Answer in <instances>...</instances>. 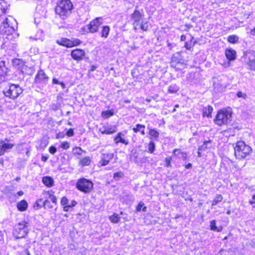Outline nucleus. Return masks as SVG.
I'll list each match as a JSON object with an SVG mask.
<instances>
[{"label": "nucleus", "mask_w": 255, "mask_h": 255, "mask_svg": "<svg viewBox=\"0 0 255 255\" xmlns=\"http://www.w3.org/2000/svg\"><path fill=\"white\" fill-rule=\"evenodd\" d=\"M214 91L215 92L219 93L223 92L226 89V85L221 83V81L218 80L214 82Z\"/></svg>", "instance_id": "19"}, {"label": "nucleus", "mask_w": 255, "mask_h": 255, "mask_svg": "<svg viewBox=\"0 0 255 255\" xmlns=\"http://www.w3.org/2000/svg\"><path fill=\"white\" fill-rule=\"evenodd\" d=\"M213 110V109L211 106H208L207 107H204L203 109V116L211 118L212 117L211 114Z\"/></svg>", "instance_id": "27"}, {"label": "nucleus", "mask_w": 255, "mask_h": 255, "mask_svg": "<svg viewBox=\"0 0 255 255\" xmlns=\"http://www.w3.org/2000/svg\"><path fill=\"white\" fill-rule=\"evenodd\" d=\"M248 65L250 67V69L255 71V59L250 60L248 63Z\"/></svg>", "instance_id": "44"}, {"label": "nucleus", "mask_w": 255, "mask_h": 255, "mask_svg": "<svg viewBox=\"0 0 255 255\" xmlns=\"http://www.w3.org/2000/svg\"><path fill=\"white\" fill-rule=\"evenodd\" d=\"M114 157V154L112 153H104L101 155V160L100 163L102 166H106L109 163L110 161Z\"/></svg>", "instance_id": "15"}, {"label": "nucleus", "mask_w": 255, "mask_h": 255, "mask_svg": "<svg viewBox=\"0 0 255 255\" xmlns=\"http://www.w3.org/2000/svg\"><path fill=\"white\" fill-rule=\"evenodd\" d=\"M232 112L230 108L220 110L217 114L214 122L219 126L228 124L231 121Z\"/></svg>", "instance_id": "3"}, {"label": "nucleus", "mask_w": 255, "mask_h": 255, "mask_svg": "<svg viewBox=\"0 0 255 255\" xmlns=\"http://www.w3.org/2000/svg\"><path fill=\"white\" fill-rule=\"evenodd\" d=\"M77 159L79 160V165L82 167L89 165L91 161V160L89 156H85L83 158L77 157Z\"/></svg>", "instance_id": "23"}, {"label": "nucleus", "mask_w": 255, "mask_h": 255, "mask_svg": "<svg viewBox=\"0 0 255 255\" xmlns=\"http://www.w3.org/2000/svg\"><path fill=\"white\" fill-rule=\"evenodd\" d=\"M235 155L237 158L243 159L250 154L252 151V148L246 144L243 141H238L234 147Z\"/></svg>", "instance_id": "2"}, {"label": "nucleus", "mask_w": 255, "mask_h": 255, "mask_svg": "<svg viewBox=\"0 0 255 255\" xmlns=\"http://www.w3.org/2000/svg\"><path fill=\"white\" fill-rule=\"evenodd\" d=\"M140 28L143 31L148 30V22L147 21L144 22V21H142L141 22Z\"/></svg>", "instance_id": "45"}, {"label": "nucleus", "mask_w": 255, "mask_h": 255, "mask_svg": "<svg viewBox=\"0 0 255 255\" xmlns=\"http://www.w3.org/2000/svg\"><path fill=\"white\" fill-rule=\"evenodd\" d=\"M24 64V62L22 59L15 58L12 60V64L14 66L21 67Z\"/></svg>", "instance_id": "38"}, {"label": "nucleus", "mask_w": 255, "mask_h": 255, "mask_svg": "<svg viewBox=\"0 0 255 255\" xmlns=\"http://www.w3.org/2000/svg\"><path fill=\"white\" fill-rule=\"evenodd\" d=\"M125 134H123L122 132H119L117 133V135L114 137V140L116 144L118 143H122L125 144V145L128 144V140H125L124 138Z\"/></svg>", "instance_id": "21"}, {"label": "nucleus", "mask_w": 255, "mask_h": 255, "mask_svg": "<svg viewBox=\"0 0 255 255\" xmlns=\"http://www.w3.org/2000/svg\"><path fill=\"white\" fill-rule=\"evenodd\" d=\"M77 205V202L75 200H73L70 204H69L70 208L75 207Z\"/></svg>", "instance_id": "59"}, {"label": "nucleus", "mask_w": 255, "mask_h": 255, "mask_svg": "<svg viewBox=\"0 0 255 255\" xmlns=\"http://www.w3.org/2000/svg\"><path fill=\"white\" fill-rule=\"evenodd\" d=\"M124 176V173L123 172H118L114 174L113 178L116 181H118L120 178Z\"/></svg>", "instance_id": "42"}, {"label": "nucleus", "mask_w": 255, "mask_h": 255, "mask_svg": "<svg viewBox=\"0 0 255 255\" xmlns=\"http://www.w3.org/2000/svg\"><path fill=\"white\" fill-rule=\"evenodd\" d=\"M192 167V164L190 163H188L187 164L185 165V168L186 169H190Z\"/></svg>", "instance_id": "64"}, {"label": "nucleus", "mask_w": 255, "mask_h": 255, "mask_svg": "<svg viewBox=\"0 0 255 255\" xmlns=\"http://www.w3.org/2000/svg\"><path fill=\"white\" fill-rule=\"evenodd\" d=\"M181 153L182 154V158L183 160H184V161L186 160L187 158V153L185 152H181Z\"/></svg>", "instance_id": "56"}, {"label": "nucleus", "mask_w": 255, "mask_h": 255, "mask_svg": "<svg viewBox=\"0 0 255 255\" xmlns=\"http://www.w3.org/2000/svg\"><path fill=\"white\" fill-rule=\"evenodd\" d=\"M97 68V66H96L95 65H92L91 68L90 70H89V72L94 71Z\"/></svg>", "instance_id": "63"}, {"label": "nucleus", "mask_w": 255, "mask_h": 255, "mask_svg": "<svg viewBox=\"0 0 255 255\" xmlns=\"http://www.w3.org/2000/svg\"><path fill=\"white\" fill-rule=\"evenodd\" d=\"M22 255H31L28 249H25L21 253Z\"/></svg>", "instance_id": "57"}, {"label": "nucleus", "mask_w": 255, "mask_h": 255, "mask_svg": "<svg viewBox=\"0 0 255 255\" xmlns=\"http://www.w3.org/2000/svg\"><path fill=\"white\" fill-rule=\"evenodd\" d=\"M43 200L42 199H38L34 204V207H37L38 208H41L43 207Z\"/></svg>", "instance_id": "46"}, {"label": "nucleus", "mask_w": 255, "mask_h": 255, "mask_svg": "<svg viewBox=\"0 0 255 255\" xmlns=\"http://www.w3.org/2000/svg\"><path fill=\"white\" fill-rule=\"evenodd\" d=\"M72 152L73 155L75 156L76 155H82V153H86V151L85 150H83L80 147H75L72 149Z\"/></svg>", "instance_id": "32"}, {"label": "nucleus", "mask_w": 255, "mask_h": 255, "mask_svg": "<svg viewBox=\"0 0 255 255\" xmlns=\"http://www.w3.org/2000/svg\"><path fill=\"white\" fill-rule=\"evenodd\" d=\"M0 156L3 155L5 151L14 146L13 144L6 143L3 140L0 141Z\"/></svg>", "instance_id": "16"}, {"label": "nucleus", "mask_w": 255, "mask_h": 255, "mask_svg": "<svg viewBox=\"0 0 255 255\" xmlns=\"http://www.w3.org/2000/svg\"><path fill=\"white\" fill-rule=\"evenodd\" d=\"M59 83V81L55 78H53L52 79L53 84H58Z\"/></svg>", "instance_id": "62"}, {"label": "nucleus", "mask_w": 255, "mask_h": 255, "mask_svg": "<svg viewBox=\"0 0 255 255\" xmlns=\"http://www.w3.org/2000/svg\"><path fill=\"white\" fill-rule=\"evenodd\" d=\"M49 158L48 156L43 155H42L41 156V160L43 162H46Z\"/></svg>", "instance_id": "60"}, {"label": "nucleus", "mask_w": 255, "mask_h": 255, "mask_svg": "<svg viewBox=\"0 0 255 255\" xmlns=\"http://www.w3.org/2000/svg\"><path fill=\"white\" fill-rule=\"evenodd\" d=\"M139 153L136 150L133 149L131 151L130 158L135 163H139L142 161V159L138 157Z\"/></svg>", "instance_id": "22"}, {"label": "nucleus", "mask_w": 255, "mask_h": 255, "mask_svg": "<svg viewBox=\"0 0 255 255\" xmlns=\"http://www.w3.org/2000/svg\"><path fill=\"white\" fill-rule=\"evenodd\" d=\"M117 127L115 126H111L110 127H103L99 129L100 131L102 134H110L114 133L117 131Z\"/></svg>", "instance_id": "20"}, {"label": "nucleus", "mask_w": 255, "mask_h": 255, "mask_svg": "<svg viewBox=\"0 0 255 255\" xmlns=\"http://www.w3.org/2000/svg\"><path fill=\"white\" fill-rule=\"evenodd\" d=\"M42 181L45 186L48 187H51L54 185L53 179L50 176H44L42 178Z\"/></svg>", "instance_id": "24"}, {"label": "nucleus", "mask_w": 255, "mask_h": 255, "mask_svg": "<svg viewBox=\"0 0 255 255\" xmlns=\"http://www.w3.org/2000/svg\"><path fill=\"white\" fill-rule=\"evenodd\" d=\"M56 43L59 45L65 46L67 48H71L73 47L71 40L66 38H61L60 39H57Z\"/></svg>", "instance_id": "17"}, {"label": "nucleus", "mask_w": 255, "mask_h": 255, "mask_svg": "<svg viewBox=\"0 0 255 255\" xmlns=\"http://www.w3.org/2000/svg\"><path fill=\"white\" fill-rule=\"evenodd\" d=\"M239 37L236 35H231L228 37V41L231 43H236L239 41Z\"/></svg>", "instance_id": "35"}, {"label": "nucleus", "mask_w": 255, "mask_h": 255, "mask_svg": "<svg viewBox=\"0 0 255 255\" xmlns=\"http://www.w3.org/2000/svg\"><path fill=\"white\" fill-rule=\"evenodd\" d=\"M68 200L66 197H63L61 200V204L63 206L67 205L68 204Z\"/></svg>", "instance_id": "49"}, {"label": "nucleus", "mask_w": 255, "mask_h": 255, "mask_svg": "<svg viewBox=\"0 0 255 255\" xmlns=\"http://www.w3.org/2000/svg\"><path fill=\"white\" fill-rule=\"evenodd\" d=\"M180 88L176 84L170 85L168 87V92L170 93H175L179 90Z\"/></svg>", "instance_id": "33"}, {"label": "nucleus", "mask_w": 255, "mask_h": 255, "mask_svg": "<svg viewBox=\"0 0 255 255\" xmlns=\"http://www.w3.org/2000/svg\"><path fill=\"white\" fill-rule=\"evenodd\" d=\"M134 195L127 192H123L121 196V201L127 205L131 204L134 201Z\"/></svg>", "instance_id": "14"}, {"label": "nucleus", "mask_w": 255, "mask_h": 255, "mask_svg": "<svg viewBox=\"0 0 255 255\" xmlns=\"http://www.w3.org/2000/svg\"><path fill=\"white\" fill-rule=\"evenodd\" d=\"M184 63V59L181 55V52H176L173 54L171 57L170 66L172 67H176L177 64H183Z\"/></svg>", "instance_id": "13"}, {"label": "nucleus", "mask_w": 255, "mask_h": 255, "mask_svg": "<svg viewBox=\"0 0 255 255\" xmlns=\"http://www.w3.org/2000/svg\"><path fill=\"white\" fill-rule=\"evenodd\" d=\"M66 135L69 137L73 136L74 135V131L73 129H72V128L69 129L66 132Z\"/></svg>", "instance_id": "50"}, {"label": "nucleus", "mask_w": 255, "mask_h": 255, "mask_svg": "<svg viewBox=\"0 0 255 255\" xmlns=\"http://www.w3.org/2000/svg\"><path fill=\"white\" fill-rule=\"evenodd\" d=\"M9 5L4 0H0V16L5 13Z\"/></svg>", "instance_id": "28"}, {"label": "nucleus", "mask_w": 255, "mask_h": 255, "mask_svg": "<svg viewBox=\"0 0 255 255\" xmlns=\"http://www.w3.org/2000/svg\"><path fill=\"white\" fill-rule=\"evenodd\" d=\"M223 198V196L221 195H217L212 201V206H215L219 202H221L222 201Z\"/></svg>", "instance_id": "39"}, {"label": "nucleus", "mask_w": 255, "mask_h": 255, "mask_svg": "<svg viewBox=\"0 0 255 255\" xmlns=\"http://www.w3.org/2000/svg\"><path fill=\"white\" fill-rule=\"evenodd\" d=\"M28 207V204L27 202L24 200H22L17 203V208L18 210V211L23 212L27 210Z\"/></svg>", "instance_id": "26"}, {"label": "nucleus", "mask_w": 255, "mask_h": 255, "mask_svg": "<svg viewBox=\"0 0 255 255\" xmlns=\"http://www.w3.org/2000/svg\"><path fill=\"white\" fill-rule=\"evenodd\" d=\"M49 151L52 154H54L57 151V148L54 146H51L49 148Z\"/></svg>", "instance_id": "51"}, {"label": "nucleus", "mask_w": 255, "mask_h": 255, "mask_svg": "<svg viewBox=\"0 0 255 255\" xmlns=\"http://www.w3.org/2000/svg\"><path fill=\"white\" fill-rule=\"evenodd\" d=\"M211 142V140L204 141L203 145L199 147L198 148H199V150H201V151H204L208 148H210V147L208 146V144L210 143Z\"/></svg>", "instance_id": "37"}, {"label": "nucleus", "mask_w": 255, "mask_h": 255, "mask_svg": "<svg viewBox=\"0 0 255 255\" xmlns=\"http://www.w3.org/2000/svg\"><path fill=\"white\" fill-rule=\"evenodd\" d=\"M148 134L150 135V139L154 138L155 140H158L159 136V133L155 128L150 130Z\"/></svg>", "instance_id": "31"}, {"label": "nucleus", "mask_w": 255, "mask_h": 255, "mask_svg": "<svg viewBox=\"0 0 255 255\" xmlns=\"http://www.w3.org/2000/svg\"><path fill=\"white\" fill-rule=\"evenodd\" d=\"M71 41L73 47L78 46L81 43V41L78 39L71 40Z\"/></svg>", "instance_id": "48"}, {"label": "nucleus", "mask_w": 255, "mask_h": 255, "mask_svg": "<svg viewBox=\"0 0 255 255\" xmlns=\"http://www.w3.org/2000/svg\"><path fill=\"white\" fill-rule=\"evenodd\" d=\"M10 69L8 67L4 61H0V83L5 81L7 80V76L9 74Z\"/></svg>", "instance_id": "10"}, {"label": "nucleus", "mask_w": 255, "mask_h": 255, "mask_svg": "<svg viewBox=\"0 0 255 255\" xmlns=\"http://www.w3.org/2000/svg\"><path fill=\"white\" fill-rule=\"evenodd\" d=\"M110 28L109 26L105 25L102 27V29L100 32L101 36L102 37L107 38L109 34Z\"/></svg>", "instance_id": "30"}, {"label": "nucleus", "mask_w": 255, "mask_h": 255, "mask_svg": "<svg viewBox=\"0 0 255 255\" xmlns=\"http://www.w3.org/2000/svg\"><path fill=\"white\" fill-rule=\"evenodd\" d=\"M70 207L69 205H65L63 207V210L65 212H68Z\"/></svg>", "instance_id": "61"}, {"label": "nucleus", "mask_w": 255, "mask_h": 255, "mask_svg": "<svg viewBox=\"0 0 255 255\" xmlns=\"http://www.w3.org/2000/svg\"><path fill=\"white\" fill-rule=\"evenodd\" d=\"M167 46L170 49H171L174 46H175L174 43H170V42H169L168 41H167Z\"/></svg>", "instance_id": "58"}, {"label": "nucleus", "mask_w": 255, "mask_h": 255, "mask_svg": "<svg viewBox=\"0 0 255 255\" xmlns=\"http://www.w3.org/2000/svg\"><path fill=\"white\" fill-rule=\"evenodd\" d=\"M49 199H51L53 203L57 204V198L55 195H51V196H49Z\"/></svg>", "instance_id": "53"}, {"label": "nucleus", "mask_w": 255, "mask_h": 255, "mask_svg": "<svg viewBox=\"0 0 255 255\" xmlns=\"http://www.w3.org/2000/svg\"><path fill=\"white\" fill-rule=\"evenodd\" d=\"M155 149V144L152 141H150L148 143V152L150 153H152Z\"/></svg>", "instance_id": "41"}, {"label": "nucleus", "mask_w": 255, "mask_h": 255, "mask_svg": "<svg viewBox=\"0 0 255 255\" xmlns=\"http://www.w3.org/2000/svg\"><path fill=\"white\" fill-rule=\"evenodd\" d=\"M137 8L138 6H136L133 12L130 15V18L133 21V25L135 29H136V27L139 25L144 15L143 10L142 9L140 12L137 9Z\"/></svg>", "instance_id": "8"}, {"label": "nucleus", "mask_w": 255, "mask_h": 255, "mask_svg": "<svg viewBox=\"0 0 255 255\" xmlns=\"http://www.w3.org/2000/svg\"><path fill=\"white\" fill-rule=\"evenodd\" d=\"M60 147L64 149H67L69 148V142L68 141H63L60 144Z\"/></svg>", "instance_id": "47"}, {"label": "nucleus", "mask_w": 255, "mask_h": 255, "mask_svg": "<svg viewBox=\"0 0 255 255\" xmlns=\"http://www.w3.org/2000/svg\"><path fill=\"white\" fill-rule=\"evenodd\" d=\"M237 96L239 98L243 97L244 98H245L247 96V95L245 93H242L241 92H239L237 93Z\"/></svg>", "instance_id": "55"}, {"label": "nucleus", "mask_w": 255, "mask_h": 255, "mask_svg": "<svg viewBox=\"0 0 255 255\" xmlns=\"http://www.w3.org/2000/svg\"><path fill=\"white\" fill-rule=\"evenodd\" d=\"M191 39L189 42H185L184 43V47L188 50L192 51L193 48L197 43V41L194 40V37L191 36Z\"/></svg>", "instance_id": "25"}, {"label": "nucleus", "mask_w": 255, "mask_h": 255, "mask_svg": "<svg viewBox=\"0 0 255 255\" xmlns=\"http://www.w3.org/2000/svg\"><path fill=\"white\" fill-rule=\"evenodd\" d=\"M73 8L71 0H60L55 7V11L61 19H65L71 14Z\"/></svg>", "instance_id": "1"}, {"label": "nucleus", "mask_w": 255, "mask_h": 255, "mask_svg": "<svg viewBox=\"0 0 255 255\" xmlns=\"http://www.w3.org/2000/svg\"><path fill=\"white\" fill-rule=\"evenodd\" d=\"M14 32V28L9 24V19L7 18H5V20L0 25V33L9 35H12Z\"/></svg>", "instance_id": "9"}, {"label": "nucleus", "mask_w": 255, "mask_h": 255, "mask_svg": "<svg viewBox=\"0 0 255 255\" xmlns=\"http://www.w3.org/2000/svg\"><path fill=\"white\" fill-rule=\"evenodd\" d=\"M225 55L228 60L233 61L236 58V51L232 48H228L225 51Z\"/></svg>", "instance_id": "18"}, {"label": "nucleus", "mask_w": 255, "mask_h": 255, "mask_svg": "<svg viewBox=\"0 0 255 255\" xmlns=\"http://www.w3.org/2000/svg\"><path fill=\"white\" fill-rule=\"evenodd\" d=\"M23 89L19 85L11 84L8 88H6L3 91L5 97L15 100L23 92Z\"/></svg>", "instance_id": "5"}, {"label": "nucleus", "mask_w": 255, "mask_h": 255, "mask_svg": "<svg viewBox=\"0 0 255 255\" xmlns=\"http://www.w3.org/2000/svg\"><path fill=\"white\" fill-rule=\"evenodd\" d=\"M43 207L45 209H52L53 208V206L51 204L50 201L48 199H46L43 202Z\"/></svg>", "instance_id": "43"}, {"label": "nucleus", "mask_w": 255, "mask_h": 255, "mask_svg": "<svg viewBox=\"0 0 255 255\" xmlns=\"http://www.w3.org/2000/svg\"><path fill=\"white\" fill-rule=\"evenodd\" d=\"M102 24V18L97 17L92 20L90 23L84 27L85 31L88 33H95L98 31L99 27Z\"/></svg>", "instance_id": "7"}, {"label": "nucleus", "mask_w": 255, "mask_h": 255, "mask_svg": "<svg viewBox=\"0 0 255 255\" xmlns=\"http://www.w3.org/2000/svg\"><path fill=\"white\" fill-rule=\"evenodd\" d=\"M145 126L137 124L135 125V127L132 128V130L134 133H137L140 131L142 128H145Z\"/></svg>", "instance_id": "40"}, {"label": "nucleus", "mask_w": 255, "mask_h": 255, "mask_svg": "<svg viewBox=\"0 0 255 255\" xmlns=\"http://www.w3.org/2000/svg\"><path fill=\"white\" fill-rule=\"evenodd\" d=\"M49 77L46 75L43 70H39L35 77V83L36 84H42L46 85L49 81Z\"/></svg>", "instance_id": "12"}, {"label": "nucleus", "mask_w": 255, "mask_h": 255, "mask_svg": "<svg viewBox=\"0 0 255 255\" xmlns=\"http://www.w3.org/2000/svg\"><path fill=\"white\" fill-rule=\"evenodd\" d=\"M210 228L211 230L218 232H221L223 230L222 226L219 227L216 226V222L215 220H212L210 222Z\"/></svg>", "instance_id": "29"}, {"label": "nucleus", "mask_w": 255, "mask_h": 255, "mask_svg": "<svg viewBox=\"0 0 255 255\" xmlns=\"http://www.w3.org/2000/svg\"><path fill=\"white\" fill-rule=\"evenodd\" d=\"M121 217L118 214L114 213L113 215L110 217V220L111 222L114 223H118L120 222Z\"/></svg>", "instance_id": "36"}, {"label": "nucleus", "mask_w": 255, "mask_h": 255, "mask_svg": "<svg viewBox=\"0 0 255 255\" xmlns=\"http://www.w3.org/2000/svg\"><path fill=\"white\" fill-rule=\"evenodd\" d=\"M30 225L27 221H23L18 223L15 226L13 235L15 239H21L24 238L29 232V228Z\"/></svg>", "instance_id": "4"}, {"label": "nucleus", "mask_w": 255, "mask_h": 255, "mask_svg": "<svg viewBox=\"0 0 255 255\" xmlns=\"http://www.w3.org/2000/svg\"><path fill=\"white\" fill-rule=\"evenodd\" d=\"M94 184L93 182L85 178L79 179L76 183V188L84 193H89L93 189Z\"/></svg>", "instance_id": "6"}, {"label": "nucleus", "mask_w": 255, "mask_h": 255, "mask_svg": "<svg viewBox=\"0 0 255 255\" xmlns=\"http://www.w3.org/2000/svg\"><path fill=\"white\" fill-rule=\"evenodd\" d=\"M165 162H166V167H171V159L166 158H165Z\"/></svg>", "instance_id": "54"}, {"label": "nucleus", "mask_w": 255, "mask_h": 255, "mask_svg": "<svg viewBox=\"0 0 255 255\" xmlns=\"http://www.w3.org/2000/svg\"><path fill=\"white\" fill-rule=\"evenodd\" d=\"M144 203L140 201L136 207V210L137 212H139L141 210L142 207L144 206Z\"/></svg>", "instance_id": "52"}, {"label": "nucleus", "mask_w": 255, "mask_h": 255, "mask_svg": "<svg viewBox=\"0 0 255 255\" xmlns=\"http://www.w3.org/2000/svg\"><path fill=\"white\" fill-rule=\"evenodd\" d=\"M85 52L84 50L77 48L73 50L71 52V56L76 61H79L84 59L88 60L89 58L85 57Z\"/></svg>", "instance_id": "11"}, {"label": "nucleus", "mask_w": 255, "mask_h": 255, "mask_svg": "<svg viewBox=\"0 0 255 255\" xmlns=\"http://www.w3.org/2000/svg\"><path fill=\"white\" fill-rule=\"evenodd\" d=\"M114 115V112L113 110H109L106 111L102 112V116L104 118L107 119Z\"/></svg>", "instance_id": "34"}]
</instances>
